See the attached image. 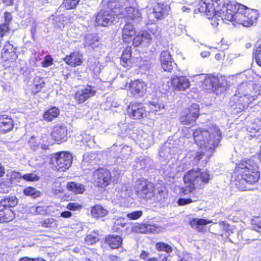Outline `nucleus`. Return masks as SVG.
Returning a JSON list of instances; mask_svg holds the SVG:
<instances>
[{
	"label": "nucleus",
	"instance_id": "nucleus-37",
	"mask_svg": "<svg viewBox=\"0 0 261 261\" xmlns=\"http://www.w3.org/2000/svg\"><path fill=\"white\" fill-rule=\"evenodd\" d=\"M83 143L90 148L94 147L95 142L94 137L90 135L84 134L82 139Z\"/></svg>",
	"mask_w": 261,
	"mask_h": 261
},
{
	"label": "nucleus",
	"instance_id": "nucleus-50",
	"mask_svg": "<svg viewBox=\"0 0 261 261\" xmlns=\"http://www.w3.org/2000/svg\"><path fill=\"white\" fill-rule=\"evenodd\" d=\"M253 55L256 63L261 67V45L256 49Z\"/></svg>",
	"mask_w": 261,
	"mask_h": 261
},
{
	"label": "nucleus",
	"instance_id": "nucleus-46",
	"mask_svg": "<svg viewBox=\"0 0 261 261\" xmlns=\"http://www.w3.org/2000/svg\"><path fill=\"white\" fill-rule=\"evenodd\" d=\"M198 198V196H192L190 198H180L178 200V203L179 205H184L192 202L196 201Z\"/></svg>",
	"mask_w": 261,
	"mask_h": 261
},
{
	"label": "nucleus",
	"instance_id": "nucleus-42",
	"mask_svg": "<svg viewBox=\"0 0 261 261\" xmlns=\"http://www.w3.org/2000/svg\"><path fill=\"white\" fill-rule=\"evenodd\" d=\"M252 127L251 128L250 132L251 134L250 136L252 138H254L255 140H258L257 142H261V126L257 128Z\"/></svg>",
	"mask_w": 261,
	"mask_h": 261
},
{
	"label": "nucleus",
	"instance_id": "nucleus-23",
	"mask_svg": "<svg viewBox=\"0 0 261 261\" xmlns=\"http://www.w3.org/2000/svg\"><path fill=\"white\" fill-rule=\"evenodd\" d=\"M169 9L167 5L159 3L153 9V15L156 19H162L168 14Z\"/></svg>",
	"mask_w": 261,
	"mask_h": 261
},
{
	"label": "nucleus",
	"instance_id": "nucleus-26",
	"mask_svg": "<svg viewBox=\"0 0 261 261\" xmlns=\"http://www.w3.org/2000/svg\"><path fill=\"white\" fill-rule=\"evenodd\" d=\"M91 213L94 218H99L107 215L108 212L101 205L97 204L92 207Z\"/></svg>",
	"mask_w": 261,
	"mask_h": 261
},
{
	"label": "nucleus",
	"instance_id": "nucleus-25",
	"mask_svg": "<svg viewBox=\"0 0 261 261\" xmlns=\"http://www.w3.org/2000/svg\"><path fill=\"white\" fill-rule=\"evenodd\" d=\"M106 242L112 249H116L122 244V239L119 236L110 235L106 238Z\"/></svg>",
	"mask_w": 261,
	"mask_h": 261
},
{
	"label": "nucleus",
	"instance_id": "nucleus-21",
	"mask_svg": "<svg viewBox=\"0 0 261 261\" xmlns=\"http://www.w3.org/2000/svg\"><path fill=\"white\" fill-rule=\"evenodd\" d=\"M136 34V31L134 27L130 23L125 24L122 30V39L126 43L133 41L134 36Z\"/></svg>",
	"mask_w": 261,
	"mask_h": 261
},
{
	"label": "nucleus",
	"instance_id": "nucleus-51",
	"mask_svg": "<svg viewBox=\"0 0 261 261\" xmlns=\"http://www.w3.org/2000/svg\"><path fill=\"white\" fill-rule=\"evenodd\" d=\"M8 23H5L0 25V36L2 38L7 35L9 32Z\"/></svg>",
	"mask_w": 261,
	"mask_h": 261
},
{
	"label": "nucleus",
	"instance_id": "nucleus-9",
	"mask_svg": "<svg viewBox=\"0 0 261 261\" xmlns=\"http://www.w3.org/2000/svg\"><path fill=\"white\" fill-rule=\"evenodd\" d=\"M115 12L111 10H101L97 15L95 22L98 25L106 27L115 20Z\"/></svg>",
	"mask_w": 261,
	"mask_h": 261
},
{
	"label": "nucleus",
	"instance_id": "nucleus-34",
	"mask_svg": "<svg viewBox=\"0 0 261 261\" xmlns=\"http://www.w3.org/2000/svg\"><path fill=\"white\" fill-rule=\"evenodd\" d=\"M212 222H213L212 221L204 219L194 218L190 221V223L192 227L200 230V226L205 225Z\"/></svg>",
	"mask_w": 261,
	"mask_h": 261
},
{
	"label": "nucleus",
	"instance_id": "nucleus-20",
	"mask_svg": "<svg viewBox=\"0 0 261 261\" xmlns=\"http://www.w3.org/2000/svg\"><path fill=\"white\" fill-rule=\"evenodd\" d=\"M82 55L79 51H74L69 55H67L64 60L69 65L75 67L81 65L82 63Z\"/></svg>",
	"mask_w": 261,
	"mask_h": 261
},
{
	"label": "nucleus",
	"instance_id": "nucleus-41",
	"mask_svg": "<svg viewBox=\"0 0 261 261\" xmlns=\"http://www.w3.org/2000/svg\"><path fill=\"white\" fill-rule=\"evenodd\" d=\"M35 87L33 90L34 93H37L40 91L44 86V82L42 78L37 77L35 79Z\"/></svg>",
	"mask_w": 261,
	"mask_h": 261
},
{
	"label": "nucleus",
	"instance_id": "nucleus-3",
	"mask_svg": "<svg viewBox=\"0 0 261 261\" xmlns=\"http://www.w3.org/2000/svg\"><path fill=\"white\" fill-rule=\"evenodd\" d=\"M210 179V175L207 171L192 169L185 175L184 180L186 186L180 189V192L184 195L188 194L195 188L208 183Z\"/></svg>",
	"mask_w": 261,
	"mask_h": 261
},
{
	"label": "nucleus",
	"instance_id": "nucleus-58",
	"mask_svg": "<svg viewBox=\"0 0 261 261\" xmlns=\"http://www.w3.org/2000/svg\"><path fill=\"white\" fill-rule=\"evenodd\" d=\"M8 201L10 204V207H13L15 206L18 202L17 199L15 197H7Z\"/></svg>",
	"mask_w": 261,
	"mask_h": 261
},
{
	"label": "nucleus",
	"instance_id": "nucleus-30",
	"mask_svg": "<svg viewBox=\"0 0 261 261\" xmlns=\"http://www.w3.org/2000/svg\"><path fill=\"white\" fill-rule=\"evenodd\" d=\"M131 52L130 48H126L123 51L121 57V63L122 66L126 68L130 67Z\"/></svg>",
	"mask_w": 261,
	"mask_h": 261
},
{
	"label": "nucleus",
	"instance_id": "nucleus-63",
	"mask_svg": "<svg viewBox=\"0 0 261 261\" xmlns=\"http://www.w3.org/2000/svg\"><path fill=\"white\" fill-rule=\"evenodd\" d=\"M142 142L141 143L142 144L143 147L147 148L151 145V142H149L148 141H147L145 139H144V140H142Z\"/></svg>",
	"mask_w": 261,
	"mask_h": 261
},
{
	"label": "nucleus",
	"instance_id": "nucleus-14",
	"mask_svg": "<svg viewBox=\"0 0 261 261\" xmlns=\"http://www.w3.org/2000/svg\"><path fill=\"white\" fill-rule=\"evenodd\" d=\"M160 62L162 68L164 71L171 72L173 68L174 63L171 58V54L168 50H164L160 55Z\"/></svg>",
	"mask_w": 261,
	"mask_h": 261
},
{
	"label": "nucleus",
	"instance_id": "nucleus-31",
	"mask_svg": "<svg viewBox=\"0 0 261 261\" xmlns=\"http://www.w3.org/2000/svg\"><path fill=\"white\" fill-rule=\"evenodd\" d=\"M59 114V109L56 107H53L44 112L43 118L46 121H51L56 118Z\"/></svg>",
	"mask_w": 261,
	"mask_h": 261
},
{
	"label": "nucleus",
	"instance_id": "nucleus-11",
	"mask_svg": "<svg viewBox=\"0 0 261 261\" xmlns=\"http://www.w3.org/2000/svg\"><path fill=\"white\" fill-rule=\"evenodd\" d=\"M128 112L135 119H141L147 115L145 107L143 104L139 103L130 104L128 107Z\"/></svg>",
	"mask_w": 261,
	"mask_h": 261
},
{
	"label": "nucleus",
	"instance_id": "nucleus-7",
	"mask_svg": "<svg viewBox=\"0 0 261 261\" xmlns=\"http://www.w3.org/2000/svg\"><path fill=\"white\" fill-rule=\"evenodd\" d=\"M199 116V106L193 103L188 108L180 118V121L183 124H190L194 122Z\"/></svg>",
	"mask_w": 261,
	"mask_h": 261
},
{
	"label": "nucleus",
	"instance_id": "nucleus-39",
	"mask_svg": "<svg viewBox=\"0 0 261 261\" xmlns=\"http://www.w3.org/2000/svg\"><path fill=\"white\" fill-rule=\"evenodd\" d=\"M51 190L55 194L63 192L64 189L62 186V183L60 179H57L51 185Z\"/></svg>",
	"mask_w": 261,
	"mask_h": 261
},
{
	"label": "nucleus",
	"instance_id": "nucleus-22",
	"mask_svg": "<svg viewBox=\"0 0 261 261\" xmlns=\"http://www.w3.org/2000/svg\"><path fill=\"white\" fill-rule=\"evenodd\" d=\"M151 40V36L148 32L143 31L139 32L133 38V44L135 46L140 45L143 42L149 43Z\"/></svg>",
	"mask_w": 261,
	"mask_h": 261
},
{
	"label": "nucleus",
	"instance_id": "nucleus-35",
	"mask_svg": "<svg viewBox=\"0 0 261 261\" xmlns=\"http://www.w3.org/2000/svg\"><path fill=\"white\" fill-rule=\"evenodd\" d=\"M132 192L130 187L124 185L118 189V194L122 198H126L130 196Z\"/></svg>",
	"mask_w": 261,
	"mask_h": 261
},
{
	"label": "nucleus",
	"instance_id": "nucleus-55",
	"mask_svg": "<svg viewBox=\"0 0 261 261\" xmlns=\"http://www.w3.org/2000/svg\"><path fill=\"white\" fill-rule=\"evenodd\" d=\"M8 202L7 197L2 199L0 201V208L4 210L10 209V204Z\"/></svg>",
	"mask_w": 261,
	"mask_h": 261
},
{
	"label": "nucleus",
	"instance_id": "nucleus-6",
	"mask_svg": "<svg viewBox=\"0 0 261 261\" xmlns=\"http://www.w3.org/2000/svg\"><path fill=\"white\" fill-rule=\"evenodd\" d=\"M137 195L142 199H150L155 193L153 185L145 180L139 181L136 187Z\"/></svg>",
	"mask_w": 261,
	"mask_h": 261
},
{
	"label": "nucleus",
	"instance_id": "nucleus-56",
	"mask_svg": "<svg viewBox=\"0 0 261 261\" xmlns=\"http://www.w3.org/2000/svg\"><path fill=\"white\" fill-rule=\"evenodd\" d=\"M98 240V239L97 237L92 234L88 235L85 238L86 242L89 244H93L96 242Z\"/></svg>",
	"mask_w": 261,
	"mask_h": 261
},
{
	"label": "nucleus",
	"instance_id": "nucleus-43",
	"mask_svg": "<svg viewBox=\"0 0 261 261\" xmlns=\"http://www.w3.org/2000/svg\"><path fill=\"white\" fill-rule=\"evenodd\" d=\"M79 1L80 0H64L61 7L65 8L67 10L74 9Z\"/></svg>",
	"mask_w": 261,
	"mask_h": 261
},
{
	"label": "nucleus",
	"instance_id": "nucleus-53",
	"mask_svg": "<svg viewBox=\"0 0 261 261\" xmlns=\"http://www.w3.org/2000/svg\"><path fill=\"white\" fill-rule=\"evenodd\" d=\"M82 207V206L77 202H70L67 205V208L71 211H77Z\"/></svg>",
	"mask_w": 261,
	"mask_h": 261
},
{
	"label": "nucleus",
	"instance_id": "nucleus-12",
	"mask_svg": "<svg viewBox=\"0 0 261 261\" xmlns=\"http://www.w3.org/2000/svg\"><path fill=\"white\" fill-rule=\"evenodd\" d=\"M146 84L140 80L132 82L129 85V90L132 95L136 97L143 96L146 91Z\"/></svg>",
	"mask_w": 261,
	"mask_h": 261
},
{
	"label": "nucleus",
	"instance_id": "nucleus-64",
	"mask_svg": "<svg viewBox=\"0 0 261 261\" xmlns=\"http://www.w3.org/2000/svg\"><path fill=\"white\" fill-rule=\"evenodd\" d=\"M149 254V252L145 251H142L140 255V257L141 258L145 259L146 258V257L148 256Z\"/></svg>",
	"mask_w": 261,
	"mask_h": 261
},
{
	"label": "nucleus",
	"instance_id": "nucleus-38",
	"mask_svg": "<svg viewBox=\"0 0 261 261\" xmlns=\"http://www.w3.org/2000/svg\"><path fill=\"white\" fill-rule=\"evenodd\" d=\"M140 231L142 233H155L158 232L159 227L155 225H151L149 224H143L140 227Z\"/></svg>",
	"mask_w": 261,
	"mask_h": 261
},
{
	"label": "nucleus",
	"instance_id": "nucleus-52",
	"mask_svg": "<svg viewBox=\"0 0 261 261\" xmlns=\"http://www.w3.org/2000/svg\"><path fill=\"white\" fill-rule=\"evenodd\" d=\"M142 212L141 211H135L127 214V217L130 220H136L141 217Z\"/></svg>",
	"mask_w": 261,
	"mask_h": 261
},
{
	"label": "nucleus",
	"instance_id": "nucleus-61",
	"mask_svg": "<svg viewBox=\"0 0 261 261\" xmlns=\"http://www.w3.org/2000/svg\"><path fill=\"white\" fill-rule=\"evenodd\" d=\"M168 258V256H164L163 258L160 257L159 258L156 257H151L147 258L146 261H167Z\"/></svg>",
	"mask_w": 261,
	"mask_h": 261
},
{
	"label": "nucleus",
	"instance_id": "nucleus-4",
	"mask_svg": "<svg viewBox=\"0 0 261 261\" xmlns=\"http://www.w3.org/2000/svg\"><path fill=\"white\" fill-rule=\"evenodd\" d=\"M51 162L56 170L64 171L71 166L72 156L67 151L58 152L54 154Z\"/></svg>",
	"mask_w": 261,
	"mask_h": 261
},
{
	"label": "nucleus",
	"instance_id": "nucleus-57",
	"mask_svg": "<svg viewBox=\"0 0 261 261\" xmlns=\"http://www.w3.org/2000/svg\"><path fill=\"white\" fill-rule=\"evenodd\" d=\"M32 210L35 211L37 214H43L45 213L46 211V208L43 206H38L37 207L32 206Z\"/></svg>",
	"mask_w": 261,
	"mask_h": 261
},
{
	"label": "nucleus",
	"instance_id": "nucleus-19",
	"mask_svg": "<svg viewBox=\"0 0 261 261\" xmlns=\"http://www.w3.org/2000/svg\"><path fill=\"white\" fill-rule=\"evenodd\" d=\"M257 161H259V160L257 157L243 160L238 164V168L241 170L240 171H243L245 169L258 170Z\"/></svg>",
	"mask_w": 261,
	"mask_h": 261
},
{
	"label": "nucleus",
	"instance_id": "nucleus-10",
	"mask_svg": "<svg viewBox=\"0 0 261 261\" xmlns=\"http://www.w3.org/2000/svg\"><path fill=\"white\" fill-rule=\"evenodd\" d=\"M218 1V0H201L197 6L198 12L200 13H205L209 19L212 16V19L213 20L215 13V4Z\"/></svg>",
	"mask_w": 261,
	"mask_h": 261
},
{
	"label": "nucleus",
	"instance_id": "nucleus-13",
	"mask_svg": "<svg viewBox=\"0 0 261 261\" xmlns=\"http://www.w3.org/2000/svg\"><path fill=\"white\" fill-rule=\"evenodd\" d=\"M96 91L93 87L87 86V87L78 90L75 95V98L79 103L84 102L90 97L95 95Z\"/></svg>",
	"mask_w": 261,
	"mask_h": 261
},
{
	"label": "nucleus",
	"instance_id": "nucleus-47",
	"mask_svg": "<svg viewBox=\"0 0 261 261\" xmlns=\"http://www.w3.org/2000/svg\"><path fill=\"white\" fill-rule=\"evenodd\" d=\"M2 179H0V192L3 193H8L9 189L11 186V182L9 179L6 181L1 182Z\"/></svg>",
	"mask_w": 261,
	"mask_h": 261
},
{
	"label": "nucleus",
	"instance_id": "nucleus-1",
	"mask_svg": "<svg viewBox=\"0 0 261 261\" xmlns=\"http://www.w3.org/2000/svg\"><path fill=\"white\" fill-rule=\"evenodd\" d=\"M214 19L220 17L222 20L235 21L238 23L248 27L256 22L258 14L256 10L229 0H218L216 2Z\"/></svg>",
	"mask_w": 261,
	"mask_h": 261
},
{
	"label": "nucleus",
	"instance_id": "nucleus-18",
	"mask_svg": "<svg viewBox=\"0 0 261 261\" xmlns=\"http://www.w3.org/2000/svg\"><path fill=\"white\" fill-rule=\"evenodd\" d=\"M123 16L128 20H132L137 22H140L142 19L141 14L139 10L133 7L125 8Z\"/></svg>",
	"mask_w": 261,
	"mask_h": 261
},
{
	"label": "nucleus",
	"instance_id": "nucleus-32",
	"mask_svg": "<svg viewBox=\"0 0 261 261\" xmlns=\"http://www.w3.org/2000/svg\"><path fill=\"white\" fill-rule=\"evenodd\" d=\"M67 188L76 194L83 193L85 191L84 186L82 184L74 182H69L67 185Z\"/></svg>",
	"mask_w": 261,
	"mask_h": 261
},
{
	"label": "nucleus",
	"instance_id": "nucleus-48",
	"mask_svg": "<svg viewBox=\"0 0 261 261\" xmlns=\"http://www.w3.org/2000/svg\"><path fill=\"white\" fill-rule=\"evenodd\" d=\"M252 224L254 229L261 233V217H257L253 219Z\"/></svg>",
	"mask_w": 261,
	"mask_h": 261
},
{
	"label": "nucleus",
	"instance_id": "nucleus-24",
	"mask_svg": "<svg viewBox=\"0 0 261 261\" xmlns=\"http://www.w3.org/2000/svg\"><path fill=\"white\" fill-rule=\"evenodd\" d=\"M100 44L98 37L96 35L87 34L85 37L84 45L91 46L93 49L97 48Z\"/></svg>",
	"mask_w": 261,
	"mask_h": 261
},
{
	"label": "nucleus",
	"instance_id": "nucleus-33",
	"mask_svg": "<svg viewBox=\"0 0 261 261\" xmlns=\"http://www.w3.org/2000/svg\"><path fill=\"white\" fill-rule=\"evenodd\" d=\"M96 154L92 153H86L83 155V160L82 161L83 166H88L89 164H94L96 162Z\"/></svg>",
	"mask_w": 261,
	"mask_h": 261
},
{
	"label": "nucleus",
	"instance_id": "nucleus-45",
	"mask_svg": "<svg viewBox=\"0 0 261 261\" xmlns=\"http://www.w3.org/2000/svg\"><path fill=\"white\" fill-rule=\"evenodd\" d=\"M20 177L28 181H36L39 179V176L34 173L25 174Z\"/></svg>",
	"mask_w": 261,
	"mask_h": 261
},
{
	"label": "nucleus",
	"instance_id": "nucleus-59",
	"mask_svg": "<svg viewBox=\"0 0 261 261\" xmlns=\"http://www.w3.org/2000/svg\"><path fill=\"white\" fill-rule=\"evenodd\" d=\"M219 224L223 231L226 232L230 230L229 225L228 223H225L224 221L219 222Z\"/></svg>",
	"mask_w": 261,
	"mask_h": 261
},
{
	"label": "nucleus",
	"instance_id": "nucleus-36",
	"mask_svg": "<svg viewBox=\"0 0 261 261\" xmlns=\"http://www.w3.org/2000/svg\"><path fill=\"white\" fill-rule=\"evenodd\" d=\"M23 193L25 195L31 196L33 198L40 197L41 195V192L31 187L24 189Z\"/></svg>",
	"mask_w": 261,
	"mask_h": 261
},
{
	"label": "nucleus",
	"instance_id": "nucleus-16",
	"mask_svg": "<svg viewBox=\"0 0 261 261\" xmlns=\"http://www.w3.org/2000/svg\"><path fill=\"white\" fill-rule=\"evenodd\" d=\"M171 84L173 88L178 91L185 90L190 85L188 79L185 76H175L171 80Z\"/></svg>",
	"mask_w": 261,
	"mask_h": 261
},
{
	"label": "nucleus",
	"instance_id": "nucleus-49",
	"mask_svg": "<svg viewBox=\"0 0 261 261\" xmlns=\"http://www.w3.org/2000/svg\"><path fill=\"white\" fill-rule=\"evenodd\" d=\"M168 196L167 193L165 190H159L156 194V199L160 202H164L167 198Z\"/></svg>",
	"mask_w": 261,
	"mask_h": 261
},
{
	"label": "nucleus",
	"instance_id": "nucleus-5",
	"mask_svg": "<svg viewBox=\"0 0 261 261\" xmlns=\"http://www.w3.org/2000/svg\"><path fill=\"white\" fill-rule=\"evenodd\" d=\"M239 172L241 173V178L237 181L238 183H236V185L239 186V188L242 190H245L246 187H242L239 184H244V182H246L252 185L257 182L260 177L258 170L245 169Z\"/></svg>",
	"mask_w": 261,
	"mask_h": 261
},
{
	"label": "nucleus",
	"instance_id": "nucleus-17",
	"mask_svg": "<svg viewBox=\"0 0 261 261\" xmlns=\"http://www.w3.org/2000/svg\"><path fill=\"white\" fill-rule=\"evenodd\" d=\"M175 151L176 149L172 145L169 143H166L161 147L159 154L164 160H167L172 158Z\"/></svg>",
	"mask_w": 261,
	"mask_h": 261
},
{
	"label": "nucleus",
	"instance_id": "nucleus-28",
	"mask_svg": "<svg viewBox=\"0 0 261 261\" xmlns=\"http://www.w3.org/2000/svg\"><path fill=\"white\" fill-rule=\"evenodd\" d=\"M13 121L11 118L6 117L0 119V130L7 132L13 128Z\"/></svg>",
	"mask_w": 261,
	"mask_h": 261
},
{
	"label": "nucleus",
	"instance_id": "nucleus-60",
	"mask_svg": "<svg viewBox=\"0 0 261 261\" xmlns=\"http://www.w3.org/2000/svg\"><path fill=\"white\" fill-rule=\"evenodd\" d=\"M54 223L53 219H47L44 220L42 222V225L45 227H49L51 226V224Z\"/></svg>",
	"mask_w": 261,
	"mask_h": 261
},
{
	"label": "nucleus",
	"instance_id": "nucleus-29",
	"mask_svg": "<svg viewBox=\"0 0 261 261\" xmlns=\"http://www.w3.org/2000/svg\"><path fill=\"white\" fill-rule=\"evenodd\" d=\"M14 217V213L11 209L0 208V223L11 221Z\"/></svg>",
	"mask_w": 261,
	"mask_h": 261
},
{
	"label": "nucleus",
	"instance_id": "nucleus-44",
	"mask_svg": "<svg viewBox=\"0 0 261 261\" xmlns=\"http://www.w3.org/2000/svg\"><path fill=\"white\" fill-rule=\"evenodd\" d=\"M150 109L154 111H158L164 108V104L159 100L150 101Z\"/></svg>",
	"mask_w": 261,
	"mask_h": 261
},
{
	"label": "nucleus",
	"instance_id": "nucleus-15",
	"mask_svg": "<svg viewBox=\"0 0 261 261\" xmlns=\"http://www.w3.org/2000/svg\"><path fill=\"white\" fill-rule=\"evenodd\" d=\"M53 139L59 143L65 141L67 139V129L63 125L56 126L51 133Z\"/></svg>",
	"mask_w": 261,
	"mask_h": 261
},
{
	"label": "nucleus",
	"instance_id": "nucleus-8",
	"mask_svg": "<svg viewBox=\"0 0 261 261\" xmlns=\"http://www.w3.org/2000/svg\"><path fill=\"white\" fill-rule=\"evenodd\" d=\"M93 175L95 183L98 187H105L109 184L111 180L110 172L105 169H98L95 170Z\"/></svg>",
	"mask_w": 261,
	"mask_h": 261
},
{
	"label": "nucleus",
	"instance_id": "nucleus-2",
	"mask_svg": "<svg viewBox=\"0 0 261 261\" xmlns=\"http://www.w3.org/2000/svg\"><path fill=\"white\" fill-rule=\"evenodd\" d=\"M193 135L197 145L206 151V152L198 151L194 154V159L197 162L204 156H205V160L208 159L218 147L222 138L220 129L215 125L209 127L208 130L202 128L196 129Z\"/></svg>",
	"mask_w": 261,
	"mask_h": 261
},
{
	"label": "nucleus",
	"instance_id": "nucleus-62",
	"mask_svg": "<svg viewBox=\"0 0 261 261\" xmlns=\"http://www.w3.org/2000/svg\"><path fill=\"white\" fill-rule=\"evenodd\" d=\"M71 213L69 211H65L61 214V216L63 218H69L71 216Z\"/></svg>",
	"mask_w": 261,
	"mask_h": 261
},
{
	"label": "nucleus",
	"instance_id": "nucleus-54",
	"mask_svg": "<svg viewBox=\"0 0 261 261\" xmlns=\"http://www.w3.org/2000/svg\"><path fill=\"white\" fill-rule=\"evenodd\" d=\"M53 59L49 56H46L44 60L42 62V66L47 67L53 64Z\"/></svg>",
	"mask_w": 261,
	"mask_h": 261
},
{
	"label": "nucleus",
	"instance_id": "nucleus-40",
	"mask_svg": "<svg viewBox=\"0 0 261 261\" xmlns=\"http://www.w3.org/2000/svg\"><path fill=\"white\" fill-rule=\"evenodd\" d=\"M155 247L158 250L165 251L167 253L172 252L173 250L170 245L163 242L157 243L155 245Z\"/></svg>",
	"mask_w": 261,
	"mask_h": 261
},
{
	"label": "nucleus",
	"instance_id": "nucleus-27",
	"mask_svg": "<svg viewBox=\"0 0 261 261\" xmlns=\"http://www.w3.org/2000/svg\"><path fill=\"white\" fill-rule=\"evenodd\" d=\"M14 56L15 53L13 49V45L8 42L2 49V58L4 61H7Z\"/></svg>",
	"mask_w": 261,
	"mask_h": 261
}]
</instances>
